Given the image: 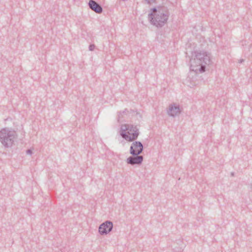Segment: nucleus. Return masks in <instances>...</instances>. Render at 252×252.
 Returning a JSON list of instances; mask_svg holds the SVG:
<instances>
[{
	"label": "nucleus",
	"mask_w": 252,
	"mask_h": 252,
	"mask_svg": "<svg viewBox=\"0 0 252 252\" xmlns=\"http://www.w3.org/2000/svg\"><path fill=\"white\" fill-rule=\"evenodd\" d=\"M116 119L120 126H137L142 116L137 109L125 108L117 112Z\"/></svg>",
	"instance_id": "f257e3e1"
},
{
	"label": "nucleus",
	"mask_w": 252,
	"mask_h": 252,
	"mask_svg": "<svg viewBox=\"0 0 252 252\" xmlns=\"http://www.w3.org/2000/svg\"><path fill=\"white\" fill-rule=\"evenodd\" d=\"M169 15L167 7L158 6L150 9L148 19L152 25L158 28H161L167 23Z\"/></svg>",
	"instance_id": "f03ea898"
},
{
	"label": "nucleus",
	"mask_w": 252,
	"mask_h": 252,
	"mask_svg": "<svg viewBox=\"0 0 252 252\" xmlns=\"http://www.w3.org/2000/svg\"><path fill=\"white\" fill-rule=\"evenodd\" d=\"M18 135L16 131L4 127L0 130V142L4 148H10L16 141Z\"/></svg>",
	"instance_id": "7ed1b4c3"
},
{
	"label": "nucleus",
	"mask_w": 252,
	"mask_h": 252,
	"mask_svg": "<svg viewBox=\"0 0 252 252\" xmlns=\"http://www.w3.org/2000/svg\"><path fill=\"white\" fill-rule=\"evenodd\" d=\"M121 127L120 132L121 136L125 139L128 141H132L136 140L138 135L139 131L137 127Z\"/></svg>",
	"instance_id": "20e7f679"
},
{
	"label": "nucleus",
	"mask_w": 252,
	"mask_h": 252,
	"mask_svg": "<svg viewBox=\"0 0 252 252\" xmlns=\"http://www.w3.org/2000/svg\"><path fill=\"white\" fill-rule=\"evenodd\" d=\"M190 69L196 73H202L205 71L206 67L199 61H196V58L190 59Z\"/></svg>",
	"instance_id": "39448f33"
},
{
	"label": "nucleus",
	"mask_w": 252,
	"mask_h": 252,
	"mask_svg": "<svg viewBox=\"0 0 252 252\" xmlns=\"http://www.w3.org/2000/svg\"><path fill=\"white\" fill-rule=\"evenodd\" d=\"M196 61H199L206 67L210 62V54L206 52L196 51L194 52Z\"/></svg>",
	"instance_id": "423d86ee"
},
{
	"label": "nucleus",
	"mask_w": 252,
	"mask_h": 252,
	"mask_svg": "<svg viewBox=\"0 0 252 252\" xmlns=\"http://www.w3.org/2000/svg\"><path fill=\"white\" fill-rule=\"evenodd\" d=\"M113 228V223L110 220H106L102 223L98 227V232L101 235H107Z\"/></svg>",
	"instance_id": "0eeeda50"
},
{
	"label": "nucleus",
	"mask_w": 252,
	"mask_h": 252,
	"mask_svg": "<svg viewBox=\"0 0 252 252\" xmlns=\"http://www.w3.org/2000/svg\"><path fill=\"white\" fill-rule=\"evenodd\" d=\"M143 151V145L140 141H134L130 147L129 153L133 156L139 155Z\"/></svg>",
	"instance_id": "6e6552de"
},
{
	"label": "nucleus",
	"mask_w": 252,
	"mask_h": 252,
	"mask_svg": "<svg viewBox=\"0 0 252 252\" xmlns=\"http://www.w3.org/2000/svg\"><path fill=\"white\" fill-rule=\"evenodd\" d=\"M143 160V157L142 156H130L126 159V162L131 165H140Z\"/></svg>",
	"instance_id": "1a4fd4ad"
},
{
	"label": "nucleus",
	"mask_w": 252,
	"mask_h": 252,
	"mask_svg": "<svg viewBox=\"0 0 252 252\" xmlns=\"http://www.w3.org/2000/svg\"><path fill=\"white\" fill-rule=\"evenodd\" d=\"M88 5L92 10L97 14H100L103 11L102 6L95 0H90L88 3Z\"/></svg>",
	"instance_id": "9d476101"
},
{
	"label": "nucleus",
	"mask_w": 252,
	"mask_h": 252,
	"mask_svg": "<svg viewBox=\"0 0 252 252\" xmlns=\"http://www.w3.org/2000/svg\"><path fill=\"white\" fill-rule=\"evenodd\" d=\"M181 113L180 107L175 104H170L169 106V109L167 110V114L170 116L174 117L179 115Z\"/></svg>",
	"instance_id": "9b49d317"
},
{
	"label": "nucleus",
	"mask_w": 252,
	"mask_h": 252,
	"mask_svg": "<svg viewBox=\"0 0 252 252\" xmlns=\"http://www.w3.org/2000/svg\"><path fill=\"white\" fill-rule=\"evenodd\" d=\"M157 0H144V1L149 5L157 3Z\"/></svg>",
	"instance_id": "f8f14e48"
},
{
	"label": "nucleus",
	"mask_w": 252,
	"mask_h": 252,
	"mask_svg": "<svg viewBox=\"0 0 252 252\" xmlns=\"http://www.w3.org/2000/svg\"><path fill=\"white\" fill-rule=\"evenodd\" d=\"M95 45L94 44L90 45L89 48L90 51H93L94 49Z\"/></svg>",
	"instance_id": "ddd939ff"
},
{
	"label": "nucleus",
	"mask_w": 252,
	"mask_h": 252,
	"mask_svg": "<svg viewBox=\"0 0 252 252\" xmlns=\"http://www.w3.org/2000/svg\"><path fill=\"white\" fill-rule=\"evenodd\" d=\"M26 153L28 155H31L32 154V151L31 149H28L26 151Z\"/></svg>",
	"instance_id": "4468645a"
},
{
	"label": "nucleus",
	"mask_w": 252,
	"mask_h": 252,
	"mask_svg": "<svg viewBox=\"0 0 252 252\" xmlns=\"http://www.w3.org/2000/svg\"><path fill=\"white\" fill-rule=\"evenodd\" d=\"M244 61V59H241V60L239 61V63H242Z\"/></svg>",
	"instance_id": "2eb2a0df"
},
{
	"label": "nucleus",
	"mask_w": 252,
	"mask_h": 252,
	"mask_svg": "<svg viewBox=\"0 0 252 252\" xmlns=\"http://www.w3.org/2000/svg\"><path fill=\"white\" fill-rule=\"evenodd\" d=\"M231 175L233 176L234 175V173H231Z\"/></svg>",
	"instance_id": "dca6fc26"
},
{
	"label": "nucleus",
	"mask_w": 252,
	"mask_h": 252,
	"mask_svg": "<svg viewBox=\"0 0 252 252\" xmlns=\"http://www.w3.org/2000/svg\"><path fill=\"white\" fill-rule=\"evenodd\" d=\"M181 249H182V248H180V251H181Z\"/></svg>",
	"instance_id": "f3484780"
}]
</instances>
